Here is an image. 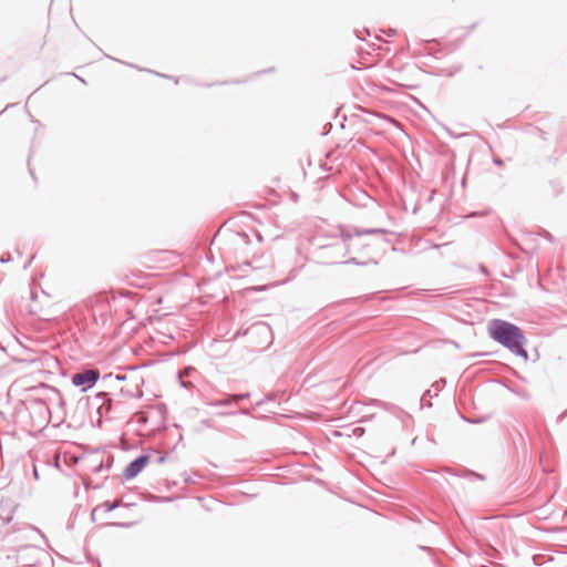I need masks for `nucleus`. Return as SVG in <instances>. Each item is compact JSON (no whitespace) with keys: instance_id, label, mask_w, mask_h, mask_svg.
I'll return each instance as SVG.
<instances>
[{"instance_id":"f257e3e1","label":"nucleus","mask_w":567,"mask_h":567,"mask_svg":"<svg viewBox=\"0 0 567 567\" xmlns=\"http://www.w3.org/2000/svg\"><path fill=\"white\" fill-rule=\"evenodd\" d=\"M489 336L493 340L508 349L515 355L528 359L525 350L526 338L523 330L505 320L494 319L488 324Z\"/></svg>"},{"instance_id":"f03ea898","label":"nucleus","mask_w":567,"mask_h":567,"mask_svg":"<svg viewBox=\"0 0 567 567\" xmlns=\"http://www.w3.org/2000/svg\"><path fill=\"white\" fill-rule=\"evenodd\" d=\"M327 243L319 244L313 251V256L318 264L338 265V264H355L367 265L368 261H359L357 257L344 260L347 257V247L344 240L339 237L338 231L334 235L326 237Z\"/></svg>"},{"instance_id":"7ed1b4c3","label":"nucleus","mask_w":567,"mask_h":567,"mask_svg":"<svg viewBox=\"0 0 567 567\" xmlns=\"http://www.w3.org/2000/svg\"><path fill=\"white\" fill-rule=\"evenodd\" d=\"M388 231L383 228H339V237L344 240L347 254H363L364 249L370 247L371 243L365 239L371 235H385Z\"/></svg>"},{"instance_id":"20e7f679","label":"nucleus","mask_w":567,"mask_h":567,"mask_svg":"<svg viewBox=\"0 0 567 567\" xmlns=\"http://www.w3.org/2000/svg\"><path fill=\"white\" fill-rule=\"evenodd\" d=\"M100 378V373L95 369L84 370L72 375V383L75 386H81L82 391L93 388Z\"/></svg>"},{"instance_id":"39448f33","label":"nucleus","mask_w":567,"mask_h":567,"mask_svg":"<svg viewBox=\"0 0 567 567\" xmlns=\"http://www.w3.org/2000/svg\"><path fill=\"white\" fill-rule=\"evenodd\" d=\"M148 460H150V457L146 454L140 455L138 457L133 460L124 470V477L126 480H131V478H134L135 476H137L142 472V470L146 466V464L148 463Z\"/></svg>"},{"instance_id":"423d86ee","label":"nucleus","mask_w":567,"mask_h":567,"mask_svg":"<svg viewBox=\"0 0 567 567\" xmlns=\"http://www.w3.org/2000/svg\"><path fill=\"white\" fill-rule=\"evenodd\" d=\"M118 506H120L118 502H116V503L105 502L102 505L96 506L91 513L92 520L96 519L95 517L100 509H103L104 512H111V511L117 508Z\"/></svg>"},{"instance_id":"0eeeda50","label":"nucleus","mask_w":567,"mask_h":567,"mask_svg":"<svg viewBox=\"0 0 567 567\" xmlns=\"http://www.w3.org/2000/svg\"><path fill=\"white\" fill-rule=\"evenodd\" d=\"M444 384H445V380L444 379H441V380L436 381L432 385L433 390L430 389V390H427L425 392V394L423 395V400L425 399V396H430V398L436 396L439 394V392L443 389Z\"/></svg>"},{"instance_id":"6e6552de","label":"nucleus","mask_w":567,"mask_h":567,"mask_svg":"<svg viewBox=\"0 0 567 567\" xmlns=\"http://www.w3.org/2000/svg\"><path fill=\"white\" fill-rule=\"evenodd\" d=\"M231 403H236V402L230 400V395H227V398H225V399L209 402L208 405H210V406H226V405H229Z\"/></svg>"},{"instance_id":"1a4fd4ad","label":"nucleus","mask_w":567,"mask_h":567,"mask_svg":"<svg viewBox=\"0 0 567 567\" xmlns=\"http://www.w3.org/2000/svg\"><path fill=\"white\" fill-rule=\"evenodd\" d=\"M247 398H249V393L230 394V400L235 401L236 403Z\"/></svg>"},{"instance_id":"9d476101","label":"nucleus","mask_w":567,"mask_h":567,"mask_svg":"<svg viewBox=\"0 0 567 567\" xmlns=\"http://www.w3.org/2000/svg\"><path fill=\"white\" fill-rule=\"evenodd\" d=\"M257 261H258V260H255V259H254V260H251V261H246V262H245V265H247V266H252V267H254V269H259V268L265 267V265H262V264L254 265V264H255V262H257Z\"/></svg>"},{"instance_id":"9b49d317","label":"nucleus","mask_w":567,"mask_h":567,"mask_svg":"<svg viewBox=\"0 0 567 567\" xmlns=\"http://www.w3.org/2000/svg\"><path fill=\"white\" fill-rule=\"evenodd\" d=\"M10 259H11V257H10V255L8 254L7 256H4V255H3V256H1L0 261H1L2 264H4V262L10 261Z\"/></svg>"},{"instance_id":"f8f14e48","label":"nucleus","mask_w":567,"mask_h":567,"mask_svg":"<svg viewBox=\"0 0 567 567\" xmlns=\"http://www.w3.org/2000/svg\"><path fill=\"white\" fill-rule=\"evenodd\" d=\"M125 379H126V375H124V374H117L116 375V380L123 381Z\"/></svg>"},{"instance_id":"ddd939ff","label":"nucleus","mask_w":567,"mask_h":567,"mask_svg":"<svg viewBox=\"0 0 567 567\" xmlns=\"http://www.w3.org/2000/svg\"><path fill=\"white\" fill-rule=\"evenodd\" d=\"M33 476H34L35 480L39 478L38 470H37L35 466H33Z\"/></svg>"},{"instance_id":"4468645a","label":"nucleus","mask_w":567,"mask_h":567,"mask_svg":"<svg viewBox=\"0 0 567 567\" xmlns=\"http://www.w3.org/2000/svg\"><path fill=\"white\" fill-rule=\"evenodd\" d=\"M494 163H495L496 165H501V164H502V161H501L499 158H495V159H494Z\"/></svg>"},{"instance_id":"2eb2a0df","label":"nucleus","mask_w":567,"mask_h":567,"mask_svg":"<svg viewBox=\"0 0 567 567\" xmlns=\"http://www.w3.org/2000/svg\"><path fill=\"white\" fill-rule=\"evenodd\" d=\"M32 259H33V256H32V257H31V259H30V260L24 265V268H28V266L31 264Z\"/></svg>"},{"instance_id":"dca6fc26","label":"nucleus","mask_w":567,"mask_h":567,"mask_svg":"<svg viewBox=\"0 0 567 567\" xmlns=\"http://www.w3.org/2000/svg\"><path fill=\"white\" fill-rule=\"evenodd\" d=\"M164 460H165V457H164V456H161V457L158 458V462H159V463H162V462H164Z\"/></svg>"},{"instance_id":"f3484780","label":"nucleus","mask_w":567,"mask_h":567,"mask_svg":"<svg viewBox=\"0 0 567 567\" xmlns=\"http://www.w3.org/2000/svg\"><path fill=\"white\" fill-rule=\"evenodd\" d=\"M385 120H386L388 122L393 123V124L395 123V122H394L393 120H391V118L385 117Z\"/></svg>"},{"instance_id":"a211bd4d","label":"nucleus","mask_w":567,"mask_h":567,"mask_svg":"<svg viewBox=\"0 0 567 567\" xmlns=\"http://www.w3.org/2000/svg\"><path fill=\"white\" fill-rule=\"evenodd\" d=\"M240 413L248 414V411L247 410H241Z\"/></svg>"},{"instance_id":"6ab92c4d","label":"nucleus","mask_w":567,"mask_h":567,"mask_svg":"<svg viewBox=\"0 0 567 567\" xmlns=\"http://www.w3.org/2000/svg\"><path fill=\"white\" fill-rule=\"evenodd\" d=\"M482 271H483L484 274H487V270L485 269V267H482Z\"/></svg>"}]
</instances>
